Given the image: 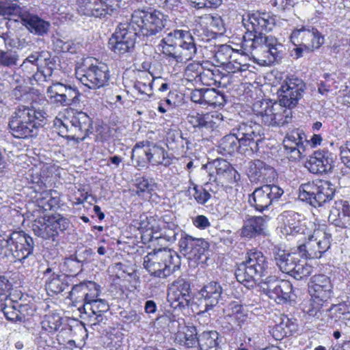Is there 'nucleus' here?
I'll list each match as a JSON object with an SVG mask.
<instances>
[{"label":"nucleus","mask_w":350,"mask_h":350,"mask_svg":"<svg viewBox=\"0 0 350 350\" xmlns=\"http://www.w3.org/2000/svg\"><path fill=\"white\" fill-rule=\"evenodd\" d=\"M243 23L252 38L244 40L242 48L250 53L255 62L261 66H271L282 57L284 45L272 36L265 32L271 31L276 23L275 16L267 12L249 14Z\"/></svg>","instance_id":"obj_1"},{"label":"nucleus","mask_w":350,"mask_h":350,"mask_svg":"<svg viewBox=\"0 0 350 350\" xmlns=\"http://www.w3.org/2000/svg\"><path fill=\"white\" fill-rule=\"evenodd\" d=\"M264 135V129L260 124L253 121L243 122L235 126L232 133L220 139L217 150L224 156L239 152L251 157L259 150V144Z\"/></svg>","instance_id":"obj_2"},{"label":"nucleus","mask_w":350,"mask_h":350,"mask_svg":"<svg viewBox=\"0 0 350 350\" xmlns=\"http://www.w3.org/2000/svg\"><path fill=\"white\" fill-rule=\"evenodd\" d=\"M46 113L32 105H19L11 115L8 128L15 138L27 139L36 136Z\"/></svg>","instance_id":"obj_3"},{"label":"nucleus","mask_w":350,"mask_h":350,"mask_svg":"<svg viewBox=\"0 0 350 350\" xmlns=\"http://www.w3.org/2000/svg\"><path fill=\"white\" fill-rule=\"evenodd\" d=\"M143 265L151 275L165 278L180 267V260L174 251L163 247L148 253Z\"/></svg>","instance_id":"obj_4"},{"label":"nucleus","mask_w":350,"mask_h":350,"mask_svg":"<svg viewBox=\"0 0 350 350\" xmlns=\"http://www.w3.org/2000/svg\"><path fill=\"white\" fill-rule=\"evenodd\" d=\"M168 21L167 15L149 8L135 10L131 15V25L137 33L148 37L161 33Z\"/></svg>","instance_id":"obj_5"},{"label":"nucleus","mask_w":350,"mask_h":350,"mask_svg":"<svg viewBox=\"0 0 350 350\" xmlns=\"http://www.w3.org/2000/svg\"><path fill=\"white\" fill-rule=\"evenodd\" d=\"M272 254L279 269L296 280H301L311 274L312 268L305 260L300 259L296 253L289 252L280 246L275 245Z\"/></svg>","instance_id":"obj_6"},{"label":"nucleus","mask_w":350,"mask_h":350,"mask_svg":"<svg viewBox=\"0 0 350 350\" xmlns=\"http://www.w3.org/2000/svg\"><path fill=\"white\" fill-rule=\"evenodd\" d=\"M335 186L328 180H317L301 184L299 188V198L312 206H321L332 200L335 195Z\"/></svg>","instance_id":"obj_7"},{"label":"nucleus","mask_w":350,"mask_h":350,"mask_svg":"<svg viewBox=\"0 0 350 350\" xmlns=\"http://www.w3.org/2000/svg\"><path fill=\"white\" fill-rule=\"evenodd\" d=\"M333 286L330 278L319 274L311 278L309 293L312 297L311 308L308 310L310 316L319 318L323 306H326L328 300L333 294Z\"/></svg>","instance_id":"obj_8"},{"label":"nucleus","mask_w":350,"mask_h":350,"mask_svg":"<svg viewBox=\"0 0 350 350\" xmlns=\"http://www.w3.org/2000/svg\"><path fill=\"white\" fill-rule=\"evenodd\" d=\"M92 58H87L77 68L76 74L81 82L90 89H97L107 85L109 79V68L105 64L93 63Z\"/></svg>","instance_id":"obj_9"},{"label":"nucleus","mask_w":350,"mask_h":350,"mask_svg":"<svg viewBox=\"0 0 350 350\" xmlns=\"http://www.w3.org/2000/svg\"><path fill=\"white\" fill-rule=\"evenodd\" d=\"M290 40L295 46L292 51L291 55L296 59L302 57L304 51H314L324 44V37L314 27H302L293 30L290 36Z\"/></svg>","instance_id":"obj_10"},{"label":"nucleus","mask_w":350,"mask_h":350,"mask_svg":"<svg viewBox=\"0 0 350 350\" xmlns=\"http://www.w3.org/2000/svg\"><path fill=\"white\" fill-rule=\"evenodd\" d=\"M322 137L320 135L314 134L310 141L307 140L306 135L303 130L293 129L288 133L283 141L286 153L291 161H297L305 156L306 146L311 143L313 147L320 145Z\"/></svg>","instance_id":"obj_11"},{"label":"nucleus","mask_w":350,"mask_h":350,"mask_svg":"<svg viewBox=\"0 0 350 350\" xmlns=\"http://www.w3.org/2000/svg\"><path fill=\"white\" fill-rule=\"evenodd\" d=\"M308 240L298 246L299 252L309 258H319L330 247L331 234L327 233L323 228L314 229L311 233L310 230L304 239Z\"/></svg>","instance_id":"obj_12"},{"label":"nucleus","mask_w":350,"mask_h":350,"mask_svg":"<svg viewBox=\"0 0 350 350\" xmlns=\"http://www.w3.org/2000/svg\"><path fill=\"white\" fill-rule=\"evenodd\" d=\"M284 190L274 184L264 185L256 188L248 196V203L256 211L262 213L282 197Z\"/></svg>","instance_id":"obj_13"},{"label":"nucleus","mask_w":350,"mask_h":350,"mask_svg":"<svg viewBox=\"0 0 350 350\" xmlns=\"http://www.w3.org/2000/svg\"><path fill=\"white\" fill-rule=\"evenodd\" d=\"M306 90L304 81L297 77H288L278 90V102L289 109L295 107Z\"/></svg>","instance_id":"obj_14"},{"label":"nucleus","mask_w":350,"mask_h":350,"mask_svg":"<svg viewBox=\"0 0 350 350\" xmlns=\"http://www.w3.org/2000/svg\"><path fill=\"white\" fill-rule=\"evenodd\" d=\"M122 0H76V9L80 15L104 18L111 16Z\"/></svg>","instance_id":"obj_15"},{"label":"nucleus","mask_w":350,"mask_h":350,"mask_svg":"<svg viewBox=\"0 0 350 350\" xmlns=\"http://www.w3.org/2000/svg\"><path fill=\"white\" fill-rule=\"evenodd\" d=\"M10 258L19 262L24 266L29 265V258L33 256L34 241L32 237L23 231H14L11 233Z\"/></svg>","instance_id":"obj_16"},{"label":"nucleus","mask_w":350,"mask_h":350,"mask_svg":"<svg viewBox=\"0 0 350 350\" xmlns=\"http://www.w3.org/2000/svg\"><path fill=\"white\" fill-rule=\"evenodd\" d=\"M137 32L130 29L128 24H121L108 42L109 49L118 55L131 53L134 49Z\"/></svg>","instance_id":"obj_17"},{"label":"nucleus","mask_w":350,"mask_h":350,"mask_svg":"<svg viewBox=\"0 0 350 350\" xmlns=\"http://www.w3.org/2000/svg\"><path fill=\"white\" fill-rule=\"evenodd\" d=\"M198 299L200 306L202 308L199 314L208 312L213 310L219 303L224 301L225 297L224 290L221 284L216 281H211L204 284L199 291Z\"/></svg>","instance_id":"obj_18"},{"label":"nucleus","mask_w":350,"mask_h":350,"mask_svg":"<svg viewBox=\"0 0 350 350\" xmlns=\"http://www.w3.org/2000/svg\"><path fill=\"white\" fill-rule=\"evenodd\" d=\"M167 300L175 310H182L188 307L191 300L189 282L183 278L175 280L169 288Z\"/></svg>","instance_id":"obj_19"},{"label":"nucleus","mask_w":350,"mask_h":350,"mask_svg":"<svg viewBox=\"0 0 350 350\" xmlns=\"http://www.w3.org/2000/svg\"><path fill=\"white\" fill-rule=\"evenodd\" d=\"M187 120L193 128L194 132L200 133L203 137L208 138L217 128L221 118L219 114L193 111L188 114Z\"/></svg>","instance_id":"obj_20"},{"label":"nucleus","mask_w":350,"mask_h":350,"mask_svg":"<svg viewBox=\"0 0 350 350\" xmlns=\"http://www.w3.org/2000/svg\"><path fill=\"white\" fill-rule=\"evenodd\" d=\"M282 222L281 232L285 235L306 236L310 230L302 224L301 215L293 211H284L280 215Z\"/></svg>","instance_id":"obj_21"},{"label":"nucleus","mask_w":350,"mask_h":350,"mask_svg":"<svg viewBox=\"0 0 350 350\" xmlns=\"http://www.w3.org/2000/svg\"><path fill=\"white\" fill-rule=\"evenodd\" d=\"M306 167L312 174L328 173L334 167L332 154L325 149L317 150L309 157Z\"/></svg>","instance_id":"obj_22"},{"label":"nucleus","mask_w":350,"mask_h":350,"mask_svg":"<svg viewBox=\"0 0 350 350\" xmlns=\"http://www.w3.org/2000/svg\"><path fill=\"white\" fill-rule=\"evenodd\" d=\"M251 262L246 253L245 260L237 265L234 273L237 280L248 288L254 287L256 281L264 276Z\"/></svg>","instance_id":"obj_23"},{"label":"nucleus","mask_w":350,"mask_h":350,"mask_svg":"<svg viewBox=\"0 0 350 350\" xmlns=\"http://www.w3.org/2000/svg\"><path fill=\"white\" fill-rule=\"evenodd\" d=\"M270 219L269 216H251L244 222L241 229V236L247 239L267 234V223Z\"/></svg>","instance_id":"obj_24"},{"label":"nucleus","mask_w":350,"mask_h":350,"mask_svg":"<svg viewBox=\"0 0 350 350\" xmlns=\"http://www.w3.org/2000/svg\"><path fill=\"white\" fill-rule=\"evenodd\" d=\"M328 219L337 227L350 228V204L348 202L336 201L330 210Z\"/></svg>","instance_id":"obj_25"},{"label":"nucleus","mask_w":350,"mask_h":350,"mask_svg":"<svg viewBox=\"0 0 350 350\" xmlns=\"http://www.w3.org/2000/svg\"><path fill=\"white\" fill-rule=\"evenodd\" d=\"M161 43H172L178 45L180 48L194 50L198 52V48L194 38L188 31L176 29L167 34L161 40Z\"/></svg>","instance_id":"obj_26"},{"label":"nucleus","mask_w":350,"mask_h":350,"mask_svg":"<svg viewBox=\"0 0 350 350\" xmlns=\"http://www.w3.org/2000/svg\"><path fill=\"white\" fill-rule=\"evenodd\" d=\"M84 314L88 316L92 325H96L104 320L103 314L109 310V306L105 299H98L92 302L83 304Z\"/></svg>","instance_id":"obj_27"},{"label":"nucleus","mask_w":350,"mask_h":350,"mask_svg":"<svg viewBox=\"0 0 350 350\" xmlns=\"http://www.w3.org/2000/svg\"><path fill=\"white\" fill-rule=\"evenodd\" d=\"M44 276L46 278L45 286L48 292L59 294L69 286L68 277L64 274L55 273L51 267H48L44 271Z\"/></svg>","instance_id":"obj_28"},{"label":"nucleus","mask_w":350,"mask_h":350,"mask_svg":"<svg viewBox=\"0 0 350 350\" xmlns=\"http://www.w3.org/2000/svg\"><path fill=\"white\" fill-rule=\"evenodd\" d=\"M275 174L273 167L260 160H254L249 163L248 176L253 181H267L273 178Z\"/></svg>","instance_id":"obj_29"},{"label":"nucleus","mask_w":350,"mask_h":350,"mask_svg":"<svg viewBox=\"0 0 350 350\" xmlns=\"http://www.w3.org/2000/svg\"><path fill=\"white\" fill-rule=\"evenodd\" d=\"M163 53L174 59L176 62H186L196 57L198 52L185 48H180L178 45L172 43H161Z\"/></svg>","instance_id":"obj_30"},{"label":"nucleus","mask_w":350,"mask_h":350,"mask_svg":"<svg viewBox=\"0 0 350 350\" xmlns=\"http://www.w3.org/2000/svg\"><path fill=\"white\" fill-rule=\"evenodd\" d=\"M21 23L31 32L38 36L46 34L49 28L50 23L38 16L30 13L27 10Z\"/></svg>","instance_id":"obj_31"},{"label":"nucleus","mask_w":350,"mask_h":350,"mask_svg":"<svg viewBox=\"0 0 350 350\" xmlns=\"http://www.w3.org/2000/svg\"><path fill=\"white\" fill-rule=\"evenodd\" d=\"M149 144L150 141L145 140L139 142L134 146L132 150L131 160L135 166L142 168L147 167L148 164L150 163Z\"/></svg>","instance_id":"obj_32"},{"label":"nucleus","mask_w":350,"mask_h":350,"mask_svg":"<svg viewBox=\"0 0 350 350\" xmlns=\"http://www.w3.org/2000/svg\"><path fill=\"white\" fill-rule=\"evenodd\" d=\"M255 115L260 118L261 121L267 126H271L275 109V103L267 100H258L253 105Z\"/></svg>","instance_id":"obj_33"},{"label":"nucleus","mask_w":350,"mask_h":350,"mask_svg":"<svg viewBox=\"0 0 350 350\" xmlns=\"http://www.w3.org/2000/svg\"><path fill=\"white\" fill-rule=\"evenodd\" d=\"M219 334L215 330H206L198 334L199 350H217L221 342Z\"/></svg>","instance_id":"obj_34"},{"label":"nucleus","mask_w":350,"mask_h":350,"mask_svg":"<svg viewBox=\"0 0 350 350\" xmlns=\"http://www.w3.org/2000/svg\"><path fill=\"white\" fill-rule=\"evenodd\" d=\"M27 9L21 8L16 3H5L0 4V16L15 22L22 21Z\"/></svg>","instance_id":"obj_35"},{"label":"nucleus","mask_w":350,"mask_h":350,"mask_svg":"<svg viewBox=\"0 0 350 350\" xmlns=\"http://www.w3.org/2000/svg\"><path fill=\"white\" fill-rule=\"evenodd\" d=\"M72 116L68 113L63 119L56 118L54 120V123L55 125L59 128V133H61L62 137L77 142V129L72 126L74 122L72 121Z\"/></svg>","instance_id":"obj_36"},{"label":"nucleus","mask_w":350,"mask_h":350,"mask_svg":"<svg viewBox=\"0 0 350 350\" xmlns=\"http://www.w3.org/2000/svg\"><path fill=\"white\" fill-rule=\"evenodd\" d=\"M60 199L59 194L55 190L42 191L37 198V203L39 207L44 211L51 210L59 206Z\"/></svg>","instance_id":"obj_37"},{"label":"nucleus","mask_w":350,"mask_h":350,"mask_svg":"<svg viewBox=\"0 0 350 350\" xmlns=\"http://www.w3.org/2000/svg\"><path fill=\"white\" fill-rule=\"evenodd\" d=\"M74 123H77L79 130L81 131L82 136L80 141L83 142L92 133V122L89 116L83 111L73 112L72 114Z\"/></svg>","instance_id":"obj_38"},{"label":"nucleus","mask_w":350,"mask_h":350,"mask_svg":"<svg viewBox=\"0 0 350 350\" xmlns=\"http://www.w3.org/2000/svg\"><path fill=\"white\" fill-rule=\"evenodd\" d=\"M149 156L150 163L153 165H163L166 167L171 164L170 158L165 149L151 142L149 144Z\"/></svg>","instance_id":"obj_39"},{"label":"nucleus","mask_w":350,"mask_h":350,"mask_svg":"<svg viewBox=\"0 0 350 350\" xmlns=\"http://www.w3.org/2000/svg\"><path fill=\"white\" fill-rule=\"evenodd\" d=\"M32 230L35 235L43 239H53L51 226L49 225V217H37L32 223Z\"/></svg>","instance_id":"obj_40"},{"label":"nucleus","mask_w":350,"mask_h":350,"mask_svg":"<svg viewBox=\"0 0 350 350\" xmlns=\"http://www.w3.org/2000/svg\"><path fill=\"white\" fill-rule=\"evenodd\" d=\"M18 306L19 302L14 300L11 296H6L0 301V310L3 312L7 320L10 321H17Z\"/></svg>","instance_id":"obj_41"},{"label":"nucleus","mask_w":350,"mask_h":350,"mask_svg":"<svg viewBox=\"0 0 350 350\" xmlns=\"http://www.w3.org/2000/svg\"><path fill=\"white\" fill-rule=\"evenodd\" d=\"M292 290V284L289 281L281 280L270 299L279 304L286 303L291 297Z\"/></svg>","instance_id":"obj_42"},{"label":"nucleus","mask_w":350,"mask_h":350,"mask_svg":"<svg viewBox=\"0 0 350 350\" xmlns=\"http://www.w3.org/2000/svg\"><path fill=\"white\" fill-rule=\"evenodd\" d=\"M232 53L233 50L230 46L228 45H223L216 52L215 57L217 59V62L223 65L226 64V68L229 70H231L232 72H235L236 70L241 71L245 70V68H241V64L239 63L237 64V66H234L230 62H229V59L231 58Z\"/></svg>","instance_id":"obj_43"},{"label":"nucleus","mask_w":350,"mask_h":350,"mask_svg":"<svg viewBox=\"0 0 350 350\" xmlns=\"http://www.w3.org/2000/svg\"><path fill=\"white\" fill-rule=\"evenodd\" d=\"M275 109H278V111H274L273 118L271 126H281L289 123L293 117L292 109L280 105L279 102L278 103H275Z\"/></svg>","instance_id":"obj_44"},{"label":"nucleus","mask_w":350,"mask_h":350,"mask_svg":"<svg viewBox=\"0 0 350 350\" xmlns=\"http://www.w3.org/2000/svg\"><path fill=\"white\" fill-rule=\"evenodd\" d=\"M183 232L179 226L174 222L164 221L162 228L159 230V239H164L170 243L176 240V236Z\"/></svg>","instance_id":"obj_45"},{"label":"nucleus","mask_w":350,"mask_h":350,"mask_svg":"<svg viewBox=\"0 0 350 350\" xmlns=\"http://www.w3.org/2000/svg\"><path fill=\"white\" fill-rule=\"evenodd\" d=\"M247 258L252 260V264L259 269L260 272L265 275L268 269L267 258L262 252L256 249H252L247 252Z\"/></svg>","instance_id":"obj_46"},{"label":"nucleus","mask_w":350,"mask_h":350,"mask_svg":"<svg viewBox=\"0 0 350 350\" xmlns=\"http://www.w3.org/2000/svg\"><path fill=\"white\" fill-rule=\"evenodd\" d=\"M49 221L51 226L53 238L60 232H64L70 226L69 219L59 214L49 216Z\"/></svg>","instance_id":"obj_47"},{"label":"nucleus","mask_w":350,"mask_h":350,"mask_svg":"<svg viewBox=\"0 0 350 350\" xmlns=\"http://www.w3.org/2000/svg\"><path fill=\"white\" fill-rule=\"evenodd\" d=\"M139 77L140 80L135 82L133 88L140 94L146 95L150 98L152 95L153 80L150 79L149 75L145 72H142Z\"/></svg>","instance_id":"obj_48"},{"label":"nucleus","mask_w":350,"mask_h":350,"mask_svg":"<svg viewBox=\"0 0 350 350\" xmlns=\"http://www.w3.org/2000/svg\"><path fill=\"white\" fill-rule=\"evenodd\" d=\"M81 94L79 90L75 88L68 85L67 90H65L63 96L59 97V104L62 106H78L80 103Z\"/></svg>","instance_id":"obj_49"},{"label":"nucleus","mask_w":350,"mask_h":350,"mask_svg":"<svg viewBox=\"0 0 350 350\" xmlns=\"http://www.w3.org/2000/svg\"><path fill=\"white\" fill-rule=\"evenodd\" d=\"M196 239L185 232H181L178 242L180 252L188 259H190L191 256L193 255V247L196 245H195Z\"/></svg>","instance_id":"obj_50"},{"label":"nucleus","mask_w":350,"mask_h":350,"mask_svg":"<svg viewBox=\"0 0 350 350\" xmlns=\"http://www.w3.org/2000/svg\"><path fill=\"white\" fill-rule=\"evenodd\" d=\"M232 314L226 316V320L232 321L239 329L246 321L247 314L244 313L243 306L237 303L230 304Z\"/></svg>","instance_id":"obj_51"},{"label":"nucleus","mask_w":350,"mask_h":350,"mask_svg":"<svg viewBox=\"0 0 350 350\" xmlns=\"http://www.w3.org/2000/svg\"><path fill=\"white\" fill-rule=\"evenodd\" d=\"M196 246L193 247V255L191 256L190 259L194 260H200L204 257L206 260L208 258L209 243L204 239L196 238L195 241Z\"/></svg>","instance_id":"obj_52"},{"label":"nucleus","mask_w":350,"mask_h":350,"mask_svg":"<svg viewBox=\"0 0 350 350\" xmlns=\"http://www.w3.org/2000/svg\"><path fill=\"white\" fill-rule=\"evenodd\" d=\"M42 327L46 331L53 333L57 331L62 325V318L58 314H46L42 323Z\"/></svg>","instance_id":"obj_53"},{"label":"nucleus","mask_w":350,"mask_h":350,"mask_svg":"<svg viewBox=\"0 0 350 350\" xmlns=\"http://www.w3.org/2000/svg\"><path fill=\"white\" fill-rule=\"evenodd\" d=\"M275 329L278 331H282V337L291 335L297 330V320L284 316L282 318L280 324L276 325Z\"/></svg>","instance_id":"obj_54"},{"label":"nucleus","mask_w":350,"mask_h":350,"mask_svg":"<svg viewBox=\"0 0 350 350\" xmlns=\"http://www.w3.org/2000/svg\"><path fill=\"white\" fill-rule=\"evenodd\" d=\"M199 334L195 326H186L184 331L185 345L188 348L198 347Z\"/></svg>","instance_id":"obj_55"},{"label":"nucleus","mask_w":350,"mask_h":350,"mask_svg":"<svg viewBox=\"0 0 350 350\" xmlns=\"http://www.w3.org/2000/svg\"><path fill=\"white\" fill-rule=\"evenodd\" d=\"M144 224V223L141 224L140 226L142 241L144 243H148L154 240H159L158 227L150 225V223L145 226H143Z\"/></svg>","instance_id":"obj_56"},{"label":"nucleus","mask_w":350,"mask_h":350,"mask_svg":"<svg viewBox=\"0 0 350 350\" xmlns=\"http://www.w3.org/2000/svg\"><path fill=\"white\" fill-rule=\"evenodd\" d=\"M18 55L12 50H0V66L12 67L17 64Z\"/></svg>","instance_id":"obj_57"},{"label":"nucleus","mask_w":350,"mask_h":350,"mask_svg":"<svg viewBox=\"0 0 350 350\" xmlns=\"http://www.w3.org/2000/svg\"><path fill=\"white\" fill-rule=\"evenodd\" d=\"M87 289L84 293L83 303L86 304V302H92L98 299V297L100 294V286L95 282L89 281L85 282Z\"/></svg>","instance_id":"obj_58"},{"label":"nucleus","mask_w":350,"mask_h":350,"mask_svg":"<svg viewBox=\"0 0 350 350\" xmlns=\"http://www.w3.org/2000/svg\"><path fill=\"white\" fill-rule=\"evenodd\" d=\"M196 72V77H199V80L202 83L205 84L207 82L205 81V78L208 77L210 75H213V73L210 70H203L202 66L198 63L189 64L186 68V74L189 75V72Z\"/></svg>","instance_id":"obj_59"},{"label":"nucleus","mask_w":350,"mask_h":350,"mask_svg":"<svg viewBox=\"0 0 350 350\" xmlns=\"http://www.w3.org/2000/svg\"><path fill=\"white\" fill-rule=\"evenodd\" d=\"M280 281L281 280H278L275 276H269L265 281L260 282V287L263 293L270 298Z\"/></svg>","instance_id":"obj_60"},{"label":"nucleus","mask_w":350,"mask_h":350,"mask_svg":"<svg viewBox=\"0 0 350 350\" xmlns=\"http://www.w3.org/2000/svg\"><path fill=\"white\" fill-rule=\"evenodd\" d=\"M222 96L213 88L204 89V105H217L220 104Z\"/></svg>","instance_id":"obj_61"},{"label":"nucleus","mask_w":350,"mask_h":350,"mask_svg":"<svg viewBox=\"0 0 350 350\" xmlns=\"http://www.w3.org/2000/svg\"><path fill=\"white\" fill-rule=\"evenodd\" d=\"M68 85L61 83H55L49 86L47 89V94L50 98H53L54 101L59 103V97L63 96L65 90H67Z\"/></svg>","instance_id":"obj_62"},{"label":"nucleus","mask_w":350,"mask_h":350,"mask_svg":"<svg viewBox=\"0 0 350 350\" xmlns=\"http://www.w3.org/2000/svg\"><path fill=\"white\" fill-rule=\"evenodd\" d=\"M64 266L66 267L65 271L70 275H77L83 270V265L77 261L72 256L65 259Z\"/></svg>","instance_id":"obj_63"},{"label":"nucleus","mask_w":350,"mask_h":350,"mask_svg":"<svg viewBox=\"0 0 350 350\" xmlns=\"http://www.w3.org/2000/svg\"><path fill=\"white\" fill-rule=\"evenodd\" d=\"M86 289L85 282H81L79 284L74 285L69 293L68 298L76 302H83Z\"/></svg>","instance_id":"obj_64"}]
</instances>
